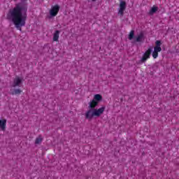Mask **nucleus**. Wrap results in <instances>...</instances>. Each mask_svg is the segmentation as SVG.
<instances>
[{
  "label": "nucleus",
  "instance_id": "obj_8",
  "mask_svg": "<svg viewBox=\"0 0 179 179\" xmlns=\"http://www.w3.org/2000/svg\"><path fill=\"white\" fill-rule=\"evenodd\" d=\"M6 129V119H0V131Z\"/></svg>",
  "mask_w": 179,
  "mask_h": 179
},
{
  "label": "nucleus",
  "instance_id": "obj_7",
  "mask_svg": "<svg viewBox=\"0 0 179 179\" xmlns=\"http://www.w3.org/2000/svg\"><path fill=\"white\" fill-rule=\"evenodd\" d=\"M126 8H127V3L124 1H120L119 10H118V15H120V16H122L124 15V11L125 10Z\"/></svg>",
  "mask_w": 179,
  "mask_h": 179
},
{
  "label": "nucleus",
  "instance_id": "obj_5",
  "mask_svg": "<svg viewBox=\"0 0 179 179\" xmlns=\"http://www.w3.org/2000/svg\"><path fill=\"white\" fill-rule=\"evenodd\" d=\"M22 82H23V78L16 76L13 83L11 84L12 87H20L22 86Z\"/></svg>",
  "mask_w": 179,
  "mask_h": 179
},
{
  "label": "nucleus",
  "instance_id": "obj_9",
  "mask_svg": "<svg viewBox=\"0 0 179 179\" xmlns=\"http://www.w3.org/2000/svg\"><path fill=\"white\" fill-rule=\"evenodd\" d=\"M145 40V36H143V33L139 34L136 38V41L138 43H141Z\"/></svg>",
  "mask_w": 179,
  "mask_h": 179
},
{
  "label": "nucleus",
  "instance_id": "obj_6",
  "mask_svg": "<svg viewBox=\"0 0 179 179\" xmlns=\"http://www.w3.org/2000/svg\"><path fill=\"white\" fill-rule=\"evenodd\" d=\"M152 47H150L145 52L143 55V57L141 58V62H145V61H148L149 58H150V54L152 53Z\"/></svg>",
  "mask_w": 179,
  "mask_h": 179
},
{
  "label": "nucleus",
  "instance_id": "obj_11",
  "mask_svg": "<svg viewBox=\"0 0 179 179\" xmlns=\"http://www.w3.org/2000/svg\"><path fill=\"white\" fill-rule=\"evenodd\" d=\"M59 39V31H55L53 34V41H58Z\"/></svg>",
  "mask_w": 179,
  "mask_h": 179
},
{
  "label": "nucleus",
  "instance_id": "obj_2",
  "mask_svg": "<svg viewBox=\"0 0 179 179\" xmlns=\"http://www.w3.org/2000/svg\"><path fill=\"white\" fill-rule=\"evenodd\" d=\"M101 100H103V96L99 94L94 95V99L88 103V108H90V110L85 113V118H87V120H93V117H100L103 115L106 110V106L96 108Z\"/></svg>",
  "mask_w": 179,
  "mask_h": 179
},
{
  "label": "nucleus",
  "instance_id": "obj_4",
  "mask_svg": "<svg viewBox=\"0 0 179 179\" xmlns=\"http://www.w3.org/2000/svg\"><path fill=\"white\" fill-rule=\"evenodd\" d=\"M59 5H55L51 7V8L49 10V14L51 17H55L58 15V13L59 12Z\"/></svg>",
  "mask_w": 179,
  "mask_h": 179
},
{
  "label": "nucleus",
  "instance_id": "obj_13",
  "mask_svg": "<svg viewBox=\"0 0 179 179\" xmlns=\"http://www.w3.org/2000/svg\"><path fill=\"white\" fill-rule=\"evenodd\" d=\"M156 12H157V7L153 6L150 10V14L153 15V13H156Z\"/></svg>",
  "mask_w": 179,
  "mask_h": 179
},
{
  "label": "nucleus",
  "instance_id": "obj_3",
  "mask_svg": "<svg viewBox=\"0 0 179 179\" xmlns=\"http://www.w3.org/2000/svg\"><path fill=\"white\" fill-rule=\"evenodd\" d=\"M162 51V42L160 41H156L155 46L152 52V57L156 59L159 57V52Z\"/></svg>",
  "mask_w": 179,
  "mask_h": 179
},
{
  "label": "nucleus",
  "instance_id": "obj_14",
  "mask_svg": "<svg viewBox=\"0 0 179 179\" xmlns=\"http://www.w3.org/2000/svg\"><path fill=\"white\" fill-rule=\"evenodd\" d=\"M134 36H135V31L132 30L129 34V40H132V38H134Z\"/></svg>",
  "mask_w": 179,
  "mask_h": 179
},
{
  "label": "nucleus",
  "instance_id": "obj_1",
  "mask_svg": "<svg viewBox=\"0 0 179 179\" xmlns=\"http://www.w3.org/2000/svg\"><path fill=\"white\" fill-rule=\"evenodd\" d=\"M7 19L13 23L16 29L22 31V27L26 26V20H27V4L24 3L16 4L8 10Z\"/></svg>",
  "mask_w": 179,
  "mask_h": 179
},
{
  "label": "nucleus",
  "instance_id": "obj_10",
  "mask_svg": "<svg viewBox=\"0 0 179 179\" xmlns=\"http://www.w3.org/2000/svg\"><path fill=\"white\" fill-rule=\"evenodd\" d=\"M10 94L17 95L22 93V90L20 89H11L10 91Z\"/></svg>",
  "mask_w": 179,
  "mask_h": 179
},
{
  "label": "nucleus",
  "instance_id": "obj_15",
  "mask_svg": "<svg viewBox=\"0 0 179 179\" xmlns=\"http://www.w3.org/2000/svg\"><path fill=\"white\" fill-rule=\"evenodd\" d=\"M92 1H96V0H92Z\"/></svg>",
  "mask_w": 179,
  "mask_h": 179
},
{
  "label": "nucleus",
  "instance_id": "obj_12",
  "mask_svg": "<svg viewBox=\"0 0 179 179\" xmlns=\"http://www.w3.org/2000/svg\"><path fill=\"white\" fill-rule=\"evenodd\" d=\"M43 142V137L41 136H39L35 141V143L36 145H38V143H41Z\"/></svg>",
  "mask_w": 179,
  "mask_h": 179
}]
</instances>
